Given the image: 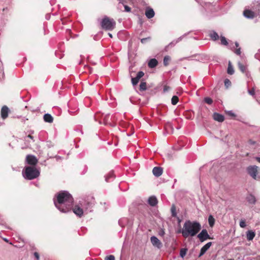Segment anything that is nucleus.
<instances>
[{
	"instance_id": "nucleus-1",
	"label": "nucleus",
	"mask_w": 260,
	"mask_h": 260,
	"mask_svg": "<svg viewBox=\"0 0 260 260\" xmlns=\"http://www.w3.org/2000/svg\"><path fill=\"white\" fill-rule=\"evenodd\" d=\"M54 204L60 212L67 213L73 208L74 200L67 191H61L57 193L53 199Z\"/></svg>"
},
{
	"instance_id": "nucleus-2",
	"label": "nucleus",
	"mask_w": 260,
	"mask_h": 260,
	"mask_svg": "<svg viewBox=\"0 0 260 260\" xmlns=\"http://www.w3.org/2000/svg\"><path fill=\"white\" fill-rule=\"evenodd\" d=\"M201 229V224L197 221H191L186 220L181 230L179 232L182 233L184 238H187L189 236L193 237L196 236Z\"/></svg>"
},
{
	"instance_id": "nucleus-3",
	"label": "nucleus",
	"mask_w": 260,
	"mask_h": 260,
	"mask_svg": "<svg viewBox=\"0 0 260 260\" xmlns=\"http://www.w3.org/2000/svg\"><path fill=\"white\" fill-rule=\"evenodd\" d=\"M23 177L27 180H32L38 177L40 171L34 167L28 166L24 168L22 172Z\"/></svg>"
},
{
	"instance_id": "nucleus-4",
	"label": "nucleus",
	"mask_w": 260,
	"mask_h": 260,
	"mask_svg": "<svg viewBox=\"0 0 260 260\" xmlns=\"http://www.w3.org/2000/svg\"><path fill=\"white\" fill-rule=\"evenodd\" d=\"M95 200L93 196H88L80 201L79 204L86 212H91L95 205Z\"/></svg>"
},
{
	"instance_id": "nucleus-5",
	"label": "nucleus",
	"mask_w": 260,
	"mask_h": 260,
	"mask_svg": "<svg viewBox=\"0 0 260 260\" xmlns=\"http://www.w3.org/2000/svg\"><path fill=\"white\" fill-rule=\"evenodd\" d=\"M102 27L107 30H112L115 27L116 23L113 19L105 16L101 22Z\"/></svg>"
},
{
	"instance_id": "nucleus-6",
	"label": "nucleus",
	"mask_w": 260,
	"mask_h": 260,
	"mask_svg": "<svg viewBox=\"0 0 260 260\" xmlns=\"http://www.w3.org/2000/svg\"><path fill=\"white\" fill-rule=\"evenodd\" d=\"M248 174L254 179H259L260 177L257 176L258 174V167L256 166H250L247 168Z\"/></svg>"
},
{
	"instance_id": "nucleus-7",
	"label": "nucleus",
	"mask_w": 260,
	"mask_h": 260,
	"mask_svg": "<svg viewBox=\"0 0 260 260\" xmlns=\"http://www.w3.org/2000/svg\"><path fill=\"white\" fill-rule=\"evenodd\" d=\"M198 238L202 242L207 239H211L206 229L202 230V231L198 235Z\"/></svg>"
},
{
	"instance_id": "nucleus-8",
	"label": "nucleus",
	"mask_w": 260,
	"mask_h": 260,
	"mask_svg": "<svg viewBox=\"0 0 260 260\" xmlns=\"http://www.w3.org/2000/svg\"><path fill=\"white\" fill-rule=\"evenodd\" d=\"M26 161L28 165L35 166L38 162V159L35 156L29 154L26 156Z\"/></svg>"
},
{
	"instance_id": "nucleus-9",
	"label": "nucleus",
	"mask_w": 260,
	"mask_h": 260,
	"mask_svg": "<svg viewBox=\"0 0 260 260\" xmlns=\"http://www.w3.org/2000/svg\"><path fill=\"white\" fill-rule=\"evenodd\" d=\"M150 241L153 246L160 249L162 247V243L155 236H153L150 238Z\"/></svg>"
},
{
	"instance_id": "nucleus-10",
	"label": "nucleus",
	"mask_w": 260,
	"mask_h": 260,
	"mask_svg": "<svg viewBox=\"0 0 260 260\" xmlns=\"http://www.w3.org/2000/svg\"><path fill=\"white\" fill-rule=\"evenodd\" d=\"M84 209L80 205H76L74 208H73V212L78 216L81 217L83 214Z\"/></svg>"
},
{
	"instance_id": "nucleus-11",
	"label": "nucleus",
	"mask_w": 260,
	"mask_h": 260,
	"mask_svg": "<svg viewBox=\"0 0 260 260\" xmlns=\"http://www.w3.org/2000/svg\"><path fill=\"white\" fill-rule=\"evenodd\" d=\"M247 202L250 205H255L256 202L255 197L251 193H248L246 197Z\"/></svg>"
},
{
	"instance_id": "nucleus-12",
	"label": "nucleus",
	"mask_w": 260,
	"mask_h": 260,
	"mask_svg": "<svg viewBox=\"0 0 260 260\" xmlns=\"http://www.w3.org/2000/svg\"><path fill=\"white\" fill-rule=\"evenodd\" d=\"M211 245L212 242H209L206 244L204 246H203L201 249L199 257H200L206 253V252L209 249Z\"/></svg>"
},
{
	"instance_id": "nucleus-13",
	"label": "nucleus",
	"mask_w": 260,
	"mask_h": 260,
	"mask_svg": "<svg viewBox=\"0 0 260 260\" xmlns=\"http://www.w3.org/2000/svg\"><path fill=\"white\" fill-rule=\"evenodd\" d=\"M155 14L154 11L150 7H147L145 10V15L148 19L152 18L154 17Z\"/></svg>"
},
{
	"instance_id": "nucleus-14",
	"label": "nucleus",
	"mask_w": 260,
	"mask_h": 260,
	"mask_svg": "<svg viewBox=\"0 0 260 260\" xmlns=\"http://www.w3.org/2000/svg\"><path fill=\"white\" fill-rule=\"evenodd\" d=\"M214 120L219 122H222L224 120V117L223 115L215 112L213 114Z\"/></svg>"
},
{
	"instance_id": "nucleus-15",
	"label": "nucleus",
	"mask_w": 260,
	"mask_h": 260,
	"mask_svg": "<svg viewBox=\"0 0 260 260\" xmlns=\"http://www.w3.org/2000/svg\"><path fill=\"white\" fill-rule=\"evenodd\" d=\"M9 112V109L6 106H4L1 110V116L3 119H6L8 116V113Z\"/></svg>"
},
{
	"instance_id": "nucleus-16",
	"label": "nucleus",
	"mask_w": 260,
	"mask_h": 260,
	"mask_svg": "<svg viewBox=\"0 0 260 260\" xmlns=\"http://www.w3.org/2000/svg\"><path fill=\"white\" fill-rule=\"evenodd\" d=\"M152 173L155 177L160 176L162 173V169L161 167H155L152 170Z\"/></svg>"
},
{
	"instance_id": "nucleus-17",
	"label": "nucleus",
	"mask_w": 260,
	"mask_h": 260,
	"mask_svg": "<svg viewBox=\"0 0 260 260\" xmlns=\"http://www.w3.org/2000/svg\"><path fill=\"white\" fill-rule=\"evenodd\" d=\"M105 180L106 182H110L114 180L115 176L113 171H110L107 175H105Z\"/></svg>"
},
{
	"instance_id": "nucleus-18",
	"label": "nucleus",
	"mask_w": 260,
	"mask_h": 260,
	"mask_svg": "<svg viewBox=\"0 0 260 260\" xmlns=\"http://www.w3.org/2000/svg\"><path fill=\"white\" fill-rule=\"evenodd\" d=\"M158 202L155 196H151L149 198L148 200V203L151 206H155L157 205Z\"/></svg>"
},
{
	"instance_id": "nucleus-19",
	"label": "nucleus",
	"mask_w": 260,
	"mask_h": 260,
	"mask_svg": "<svg viewBox=\"0 0 260 260\" xmlns=\"http://www.w3.org/2000/svg\"><path fill=\"white\" fill-rule=\"evenodd\" d=\"M243 15L247 18H253L255 16L253 12L248 10H245L243 12Z\"/></svg>"
},
{
	"instance_id": "nucleus-20",
	"label": "nucleus",
	"mask_w": 260,
	"mask_h": 260,
	"mask_svg": "<svg viewBox=\"0 0 260 260\" xmlns=\"http://www.w3.org/2000/svg\"><path fill=\"white\" fill-rule=\"evenodd\" d=\"M158 63V61L155 58H152L149 61L148 66L150 68H154L157 66Z\"/></svg>"
},
{
	"instance_id": "nucleus-21",
	"label": "nucleus",
	"mask_w": 260,
	"mask_h": 260,
	"mask_svg": "<svg viewBox=\"0 0 260 260\" xmlns=\"http://www.w3.org/2000/svg\"><path fill=\"white\" fill-rule=\"evenodd\" d=\"M43 119L46 122L52 123L53 121V117L49 113L45 114L43 116Z\"/></svg>"
},
{
	"instance_id": "nucleus-22",
	"label": "nucleus",
	"mask_w": 260,
	"mask_h": 260,
	"mask_svg": "<svg viewBox=\"0 0 260 260\" xmlns=\"http://www.w3.org/2000/svg\"><path fill=\"white\" fill-rule=\"evenodd\" d=\"M255 235L254 232L252 231H248L246 234V238L248 241H251L253 239Z\"/></svg>"
},
{
	"instance_id": "nucleus-23",
	"label": "nucleus",
	"mask_w": 260,
	"mask_h": 260,
	"mask_svg": "<svg viewBox=\"0 0 260 260\" xmlns=\"http://www.w3.org/2000/svg\"><path fill=\"white\" fill-rule=\"evenodd\" d=\"M209 37L211 38V39L213 41H214L218 40L219 38V37L218 34L214 30L211 31L210 32V33L209 34Z\"/></svg>"
},
{
	"instance_id": "nucleus-24",
	"label": "nucleus",
	"mask_w": 260,
	"mask_h": 260,
	"mask_svg": "<svg viewBox=\"0 0 260 260\" xmlns=\"http://www.w3.org/2000/svg\"><path fill=\"white\" fill-rule=\"evenodd\" d=\"M238 67L240 70L243 73H245L246 75L248 76V73L247 72V67L241 62H238Z\"/></svg>"
},
{
	"instance_id": "nucleus-25",
	"label": "nucleus",
	"mask_w": 260,
	"mask_h": 260,
	"mask_svg": "<svg viewBox=\"0 0 260 260\" xmlns=\"http://www.w3.org/2000/svg\"><path fill=\"white\" fill-rule=\"evenodd\" d=\"M110 117L109 114H107L105 115L104 118V123L105 125H110L112 126H114L115 125L112 123L111 122L109 121V118Z\"/></svg>"
},
{
	"instance_id": "nucleus-26",
	"label": "nucleus",
	"mask_w": 260,
	"mask_h": 260,
	"mask_svg": "<svg viewBox=\"0 0 260 260\" xmlns=\"http://www.w3.org/2000/svg\"><path fill=\"white\" fill-rule=\"evenodd\" d=\"M184 36V35L182 36H181L179 38H178L176 40H174L173 41H172V42H171L167 47H169V46H174V45H175L177 43H178L179 41H180L182 38H183V37Z\"/></svg>"
},
{
	"instance_id": "nucleus-27",
	"label": "nucleus",
	"mask_w": 260,
	"mask_h": 260,
	"mask_svg": "<svg viewBox=\"0 0 260 260\" xmlns=\"http://www.w3.org/2000/svg\"><path fill=\"white\" fill-rule=\"evenodd\" d=\"M227 72L230 75H233L234 73V68H233V66H232L231 62H230V61H229V64H228Z\"/></svg>"
},
{
	"instance_id": "nucleus-28",
	"label": "nucleus",
	"mask_w": 260,
	"mask_h": 260,
	"mask_svg": "<svg viewBox=\"0 0 260 260\" xmlns=\"http://www.w3.org/2000/svg\"><path fill=\"white\" fill-rule=\"evenodd\" d=\"M208 222L210 227H213L215 223V219L212 215H210L208 217Z\"/></svg>"
},
{
	"instance_id": "nucleus-29",
	"label": "nucleus",
	"mask_w": 260,
	"mask_h": 260,
	"mask_svg": "<svg viewBox=\"0 0 260 260\" xmlns=\"http://www.w3.org/2000/svg\"><path fill=\"white\" fill-rule=\"evenodd\" d=\"M171 60V57L169 55H166L164 57L163 60V63L165 66H167L169 64V61Z\"/></svg>"
},
{
	"instance_id": "nucleus-30",
	"label": "nucleus",
	"mask_w": 260,
	"mask_h": 260,
	"mask_svg": "<svg viewBox=\"0 0 260 260\" xmlns=\"http://www.w3.org/2000/svg\"><path fill=\"white\" fill-rule=\"evenodd\" d=\"M147 89L146 83L145 82H142L140 84V90L144 91Z\"/></svg>"
},
{
	"instance_id": "nucleus-31",
	"label": "nucleus",
	"mask_w": 260,
	"mask_h": 260,
	"mask_svg": "<svg viewBox=\"0 0 260 260\" xmlns=\"http://www.w3.org/2000/svg\"><path fill=\"white\" fill-rule=\"evenodd\" d=\"M178 102V98L176 95H174L171 99V103L173 105H175Z\"/></svg>"
},
{
	"instance_id": "nucleus-32",
	"label": "nucleus",
	"mask_w": 260,
	"mask_h": 260,
	"mask_svg": "<svg viewBox=\"0 0 260 260\" xmlns=\"http://www.w3.org/2000/svg\"><path fill=\"white\" fill-rule=\"evenodd\" d=\"M220 40H221V45H225V46H227L228 45V42L224 37H223V36L220 37Z\"/></svg>"
},
{
	"instance_id": "nucleus-33",
	"label": "nucleus",
	"mask_w": 260,
	"mask_h": 260,
	"mask_svg": "<svg viewBox=\"0 0 260 260\" xmlns=\"http://www.w3.org/2000/svg\"><path fill=\"white\" fill-rule=\"evenodd\" d=\"M187 249L186 248H182L180 251V256L182 258H183L184 256L186 255Z\"/></svg>"
},
{
	"instance_id": "nucleus-34",
	"label": "nucleus",
	"mask_w": 260,
	"mask_h": 260,
	"mask_svg": "<svg viewBox=\"0 0 260 260\" xmlns=\"http://www.w3.org/2000/svg\"><path fill=\"white\" fill-rule=\"evenodd\" d=\"M204 101L206 103L209 105H211L213 103L212 99L209 97L205 98Z\"/></svg>"
},
{
	"instance_id": "nucleus-35",
	"label": "nucleus",
	"mask_w": 260,
	"mask_h": 260,
	"mask_svg": "<svg viewBox=\"0 0 260 260\" xmlns=\"http://www.w3.org/2000/svg\"><path fill=\"white\" fill-rule=\"evenodd\" d=\"M171 210L172 216L174 217H176L177 213L176 211V208H175V206H174V205L172 206V207H171Z\"/></svg>"
},
{
	"instance_id": "nucleus-36",
	"label": "nucleus",
	"mask_w": 260,
	"mask_h": 260,
	"mask_svg": "<svg viewBox=\"0 0 260 260\" xmlns=\"http://www.w3.org/2000/svg\"><path fill=\"white\" fill-rule=\"evenodd\" d=\"M144 75V73L142 71H139L136 76V78H137L139 80Z\"/></svg>"
},
{
	"instance_id": "nucleus-37",
	"label": "nucleus",
	"mask_w": 260,
	"mask_h": 260,
	"mask_svg": "<svg viewBox=\"0 0 260 260\" xmlns=\"http://www.w3.org/2000/svg\"><path fill=\"white\" fill-rule=\"evenodd\" d=\"M150 40H151V38L150 37H148L147 38L141 39V42L142 44H145L146 42H147L148 41H149Z\"/></svg>"
},
{
	"instance_id": "nucleus-38",
	"label": "nucleus",
	"mask_w": 260,
	"mask_h": 260,
	"mask_svg": "<svg viewBox=\"0 0 260 260\" xmlns=\"http://www.w3.org/2000/svg\"><path fill=\"white\" fill-rule=\"evenodd\" d=\"M224 85L228 88L231 85V82L228 79H225L224 81Z\"/></svg>"
},
{
	"instance_id": "nucleus-39",
	"label": "nucleus",
	"mask_w": 260,
	"mask_h": 260,
	"mask_svg": "<svg viewBox=\"0 0 260 260\" xmlns=\"http://www.w3.org/2000/svg\"><path fill=\"white\" fill-rule=\"evenodd\" d=\"M139 80L136 78V77L135 78H132V83L133 85H136L138 84L139 82Z\"/></svg>"
},
{
	"instance_id": "nucleus-40",
	"label": "nucleus",
	"mask_w": 260,
	"mask_h": 260,
	"mask_svg": "<svg viewBox=\"0 0 260 260\" xmlns=\"http://www.w3.org/2000/svg\"><path fill=\"white\" fill-rule=\"evenodd\" d=\"M239 225H240V227H241L242 228H245V226H246V224L245 223V220L243 219H241L240 221Z\"/></svg>"
},
{
	"instance_id": "nucleus-41",
	"label": "nucleus",
	"mask_w": 260,
	"mask_h": 260,
	"mask_svg": "<svg viewBox=\"0 0 260 260\" xmlns=\"http://www.w3.org/2000/svg\"><path fill=\"white\" fill-rule=\"evenodd\" d=\"M105 260H115V256L113 255H109L106 256Z\"/></svg>"
},
{
	"instance_id": "nucleus-42",
	"label": "nucleus",
	"mask_w": 260,
	"mask_h": 260,
	"mask_svg": "<svg viewBox=\"0 0 260 260\" xmlns=\"http://www.w3.org/2000/svg\"><path fill=\"white\" fill-rule=\"evenodd\" d=\"M248 92L250 95H251L252 96H254L255 95V90H254V88H252L250 90L248 89Z\"/></svg>"
},
{
	"instance_id": "nucleus-43",
	"label": "nucleus",
	"mask_w": 260,
	"mask_h": 260,
	"mask_svg": "<svg viewBox=\"0 0 260 260\" xmlns=\"http://www.w3.org/2000/svg\"><path fill=\"white\" fill-rule=\"evenodd\" d=\"M124 8V11L126 12H130L131 11V8L123 4Z\"/></svg>"
},
{
	"instance_id": "nucleus-44",
	"label": "nucleus",
	"mask_w": 260,
	"mask_h": 260,
	"mask_svg": "<svg viewBox=\"0 0 260 260\" xmlns=\"http://www.w3.org/2000/svg\"><path fill=\"white\" fill-rule=\"evenodd\" d=\"M165 234V232L164 231V230L161 229L159 230L158 232V235L161 237H163Z\"/></svg>"
},
{
	"instance_id": "nucleus-45",
	"label": "nucleus",
	"mask_w": 260,
	"mask_h": 260,
	"mask_svg": "<svg viewBox=\"0 0 260 260\" xmlns=\"http://www.w3.org/2000/svg\"><path fill=\"white\" fill-rule=\"evenodd\" d=\"M235 53L238 55H241V48H239L238 49H237L235 51Z\"/></svg>"
},
{
	"instance_id": "nucleus-46",
	"label": "nucleus",
	"mask_w": 260,
	"mask_h": 260,
	"mask_svg": "<svg viewBox=\"0 0 260 260\" xmlns=\"http://www.w3.org/2000/svg\"><path fill=\"white\" fill-rule=\"evenodd\" d=\"M228 115L231 116H235V114L232 111H229L228 112Z\"/></svg>"
},
{
	"instance_id": "nucleus-47",
	"label": "nucleus",
	"mask_w": 260,
	"mask_h": 260,
	"mask_svg": "<svg viewBox=\"0 0 260 260\" xmlns=\"http://www.w3.org/2000/svg\"><path fill=\"white\" fill-rule=\"evenodd\" d=\"M170 89V87L168 86H165L164 87V91L166 92L168 91Z\"/></svg>"
},
{
	"instance_id": "nucleus-48",
	"label": "nucleus",
	"mask_w": 260,
	"mask_h": 260,
	"mask_svg": "<svg viewBox=\"0 0 260 260\" xmlns=\"http://www.w3.org/2000/svg\"><path fill=\"white\" fill-rule=\"evenodd\" d=\"M34 256L37 259H39V254L38 252H35L34 253Z\"/></svg>"
},
{
	"instance_id": "nucleus-49",
	"label": "nucleus",
	"mask_w": 260,
	"mask_h": 260,
	"mask_svg": "<svg viewBox=\"0 0 260 260\" xmlns=\"http://www.w3.org/2000/svg\"><path fill=\"white\" fill-rule=\"evenodd\" d=\"M27 137L29 138L30 139H32L33 140V141L34 142L35 140H34V137L32 136L31 135H28L27 136Z\"/></svg>"
},
{
	"instance_id": "nucleus-50",
	"label": "nucleus",
	"mask_w": 260,
	"mask_h": 260,
	"mask_svg": "<svg viewBox=\"0 0 260 260\" xmlns=\"http://www.w3.org/2000/svg\"><path fill=\"white\" fill-rule=\"evenodd\" d=\"M50 3L51 5H53V4H55V0H51V1H50Z\"/></svg>"
},
{
	"instance_id": "nucleus-51",
	"label": "nucleus",
	"mask_w": 260,
	"mask_h": 260,
	"mask_svg": "<svg viewBox=\"0 0 260 260\" xmlns=\"http://www.w3.org/2000/svg\"><path fill=\"white\" fill-rule=\"evenodd\" d=\"M119 1V3H120V4H122L123 5L124 4V1L123 0H118Z\"/></svg>"
},
{
	"instance_id": "nucleus-52",
	"label": "nucleus",
	"mask_w": 260,
	"mask_h": 260,
	"mask_svg": "<svg viewBox=\"0 0 260 260\" xmlns=\"http://www.w3.org/2000/svg\"><path fill=\"white\" fill-rule=\"evenodd\" d=\"M256 159L257 160L258 162L260 163V157H256Z\"/></svg>"
},
{
	"instance_id": "nucleus-53",
	"label": "nucleus",
	"mask_w": 260,
	"mask_h": 260,
	"mask_svg": "<svg viewBox=\"0 0 260 260\" xmlns=\"http://www.w3.org/2000/svg\"><path fill=\"white\" fill-rule=\"evenodd\" d=\"M235 46H236V47H239V43L237 42H235Z\"/></svg>"
},
{
	"instance_id": "nucleus-54",
	"label": "nucleus",
	"mask_w": 260,
	"mask_h": 260,
	"mask_svg": "<svg viewBox=\"0 0 260 260\" xmlns=\"http://www.w3.org/2000/svg\"><path fill=\"white\" fill-rule=\"evenodd\" d=\"M108 35L111 38L113 37V36L111 33H108Z\"/></svg>"
},
{
	"instance_id": "nucleus-55",
	"label": "nucleus",
	"mask_w": 260,
	"mask_h": 260,
	"mask_svg": "<svg viewBox=\"0 0 260 260\" xmlns=\"http://www.w3.org/2000/svg\"><path fill=\"white\" fill-rule=\"evenodd\" d=\"M29 133H30L29 135L32 134H34V131H30Z\"/></svg>"
},
{
	"instance_id": "nucleus-56",
	"label": "nucleus",
	"mask_w": 260,
	"mask_h": 260,
	"mask_svg": "<svg viewBox=\"0 0 260 260\" xmlns=\"http://www.w3.org/2000/svg\"><path fill=\"white\" fill-rule=\"evenodd\" d=\"M46 18L48 20L49 19V16H48V15H46Z\"/></svg>"
},
{
	"instance_id": "nucleus-57",
	"label": "nucleus",
	"mask_w": 260,
	"mask_h": 260,
	"mask_svg": "<svg viewBox=\"0 0 260 260\" xmlns=\"http://www.w3.org/2000/svg\"><path fill=\"white\" fill-rule=\"evenodd\" d=\"M257 54H256L255 55V56L256 57H257Z\"/></svg>"
},
{
	"instance_id": "nucleus-58",
	"label": "nucleus",
	"mask_w": 260,
	"mask_h": 260,
	"mask_svg": "<svg viewBox=\"0 0 260 260\" xmlns=\"http://www.w3.org/2000/svg\"><path fill=\"white\" fill-rule=\"evenodd\" d=\"M229 260H234V259H229Z\"/></svg>"
}]
</instances>
